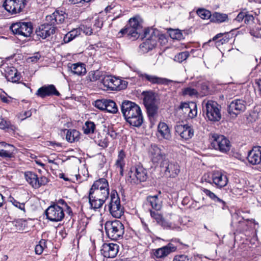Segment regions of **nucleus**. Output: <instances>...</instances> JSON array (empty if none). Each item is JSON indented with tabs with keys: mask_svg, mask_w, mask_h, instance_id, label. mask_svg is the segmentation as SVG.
Instances as JSON below:
<instances>
[{
	"mask_svg": "<svg viewBox=\"0 0 261 261\" xmlns=\"http://www.w3.org/2000/svg\"><path fill=\"white\" fill-rule=\"evenodd\" d=\"M110 195L107 180L100 178L94 182L89 191L88 199L90 207L96 210L100 208Z\"/></svg>",
	"mask_w": 261,
	"mask_h": 261,
	"instance_id": "f257e3e1",
	"label": "nucleus"
},
{
	"mask_svg": "<svg viewBox=\"0 0 261 261\" xmlns=\"http://www.w3.org/2000/svg\"><path fill=\"white\" fill-rule=\"evenodd\" d=\"M121 111L126 121L130 125L139 127L143 121L140 107L134 102L124 100L121 105Z\"/></svg>",
	"mask_w": 261,
	"mask_h": 261,
	"instance_id": "f03ea898",
	"label": "nucleus"
},
{
	"mask_svg": "<svg viewBox=\"0 0 261 261\" xmlns=\"http://www.w3.org/2000/svg\"><path fill=\"white\" fill-rule=\"evenodd\" d=\"M203 111L206 118L212 122L219 121L222 117L221 107L216 101L209 100L203 102Z\"/></svg>",
	"mask_w": 261,
	"mask_h": 261,
	"instance_id": "7ed1b4c3",
	"label": "nucleus"
},
{
	"mask_svg": "<svg viewBox=\"0 0 261 261\" xmlns=\"http://www.w3.org/2000/svg\"><path fill=\"white\" fill-rule=\"evenodd\" d=\"M105 228L108 238L113 240L121 238L124 233V227L119 220L108 221L106 222Z\"/></svg>",
	"mask_w": 261,
	"mask_h": 261,
	"instance_id": "20e7f679",
	"label": "nucleus"
},
{
	"mask_svg": "<svg viewBox=\"0 0 261 261\" xmlns=\"http://www.w3.org/2000/svg\"><path fill=\"white\" fill-rule=\"evenodd\" d=\"M159 32L153 29H146L144 32L145 40L140 45L142 53H146L154 48L158 40Z\"/></svg>",
	"mask_w": 261,
	"mask_h": 261,
	"instance_id": "39448f33",
	"label": "nucleus"
},
{
	"mask_svg": "<svg viewBox=\"0 0 261 261\" xmlns=\"http://www.w3.org/2000/svg\"><path fill=\"white\" fill-rule=\"evenodd\" d=\"M108 206L110 213L114 218H120L124 214L123 207L121 205L120 198L115 191L111 192V200Z\"/></svg>",
	"mask_w": 261,
	"mask_h": 261,
	"instance_id": "423d86ee",
	"label": "nucleus"
},
{
	"mask_svg": "<svg viewBox=\"0 0 261 261\" xmlns=\"http://www.w3.org/2000/svg\"><path fill=\"white\" fill-rule=\"evenodd\" d=\"M147 178V170L141 166L131 167L128 173L127 180L134 184L145 181Z\"/></svg>",
	"mask_w": 261,
	"mask_h": 261,
	"instance_id": "0eeeda50",
	"label": "nucleus"
},
{
	"mask_svg": "<svg viewBox=\"0 0 261 261\" xmlns=\"http://www.w3.org/2000/svg\"><path fill=\"white\" fill-rule=\"evenodd\" d=\"M211 146L215 150L222 153H226L230 149V142L229 140L223 135L213 134L211 138Z\"/></svg>",
	"mask_w": 261,
	"mask_h": 261,
	"instance_id": "6e6552de",
	"label": "nucleus"
},
{
	"mask_svg": "<svg viewBox=\"0 0 261 261\" xmlns=\"http://www.w3.org/2000/svg\"><path fill=\"white\" fill-rule=\"evenodd\" d=\"M161 171L167 177L175 178L180 172V167L178 163L169 161L168 160H164L160 165Z\"/></svg>",
	"mask_w": 261,
	"mask_h": 261,
	"instance_id": "1a4fd4ad",
	"label": "nucleus"
},
{
	"mask_svg": "<svg viewBox=\"0 0 261 261\" xmlns=\"http://www.w3.org/2000/svg\"><path fill=\"white\" fill-rule=\"evenodd\" d=\"M10 29L15 35L28 37L33 32V25L31 22H17L11 24Z\"/></svg>",
	"mask_w": 261,
	"mask_h": 261,
	"instance_id": "9d476101",
	"label": "nucleus"
},
{
	"mask_svg": "<svg viewBox=\"0 0 261 261\" xmlns=\"http://www.w3.org/2000/svg\"><path fill=\"white\" fill-rule=\"evenodd\" d=\"M45 215L47 219L52 222L61 221L65 217L63 208L58 204L49 206L45 211Z\"/></svg>",
	"mask_w": 261,
	"mask_h": 261,
	"instance_id": "9b49d317",
	"label": "nucleus"
},
{
	"mask_svg": "<svg viewBox=\"0 0 261 261\" xmlns=\"http://www.w3.org/2000/svg\"><path fill=\"white\" fill-rule=\"evenodd\" d=\"M25 0H5L3 7L8 12L14 14L20 12L25 7Z\"/></svg>",
	"mask_w": 261,
	"mask_h": 261,
	"instance_id": "f8f14e48",
	"label": "nucleus"
},
{
	"mask_svg": "<svg viewBox=\"0 0 261 261\" xmlns=\"http://www.w3.org/2000/svg\"><path fill=\"white\" fill-rule=\"evenodd\" d=\"M246 109V102L243 99H236L232 100L228 107V113L232 117H236L244 112Z\"/></svg>",
	"mask_w": 261,
	"mask_h": 261,
	"instance_id": "ddd939ff",
	"label": "nucleus"
},
{
	"mask_svg": "<svg viewBox=\"0 0 261 261\" xmlns=\"http://www.w3.org/2000/svg\"><path fill=\"white\" fill-rule=\"evenodd\" d=\"M149 155L153 163H159L166 160V153L162 148L156 144L151 145L149 149Z\"/></svg>",
	"mask_w": 261,
	"mask_h": 261,
	"instance_id": "4468645a",
	"label": "nucleus"
},
{
	"mask_svg": "<svg viewBox=\"0 0 261 261\" xmlns=\"http://www.w3.org/2000/svg\"><path fill=\"white\" fill-rule=\"evenodd\" d=\"M101 83L104 86L111 90H118L123 88L121 81L112 75H106L102 79Z\"/></svg>",
	"mask_w": 261,
	"mask_h": 261,
	"instance_id": "2eb2a0df",
	"label": "nucleus"
},
{
	"mask_svg": "<svg viewBox=\"0 0 261 261\" xmlns=\"http://www.w3.org/2000/svg\"><path fill=\"white\" fill-rule=\"evenodd\" d=\"M35 94L38 97L42 98L53 96H59L60 95V93L57 90L55 85L52 84L41 87L37 90Z\"/></svg>",
	"mask_w": 261,
	"mask_h": 261,
	"instance_id": "dca6fc26",
	"label": "nucleus"
},
{
	"mask_svg": "<svg viewBox=\"0 0 261 261\" xmlns=\"http://www.w3.org/2000/svg\"><path fill=\"white\" fill-rule=\"evenodd\" d=\"M67 15L63 11L56 10L50 15L46 17V21L54 26L57 24L62 23Z\"/></svg>",
	"mask_w": 261,
	"mask_h": 261,
	"instance_id": "f3484780",
	"label": "nucleus"
},
{
	"mask_svg": "<svg viewBox=\"0 0 261 261\" xmlns=\"http://www.w3.org/2000/svg\"><path fill=\"white\" fill-rule=\"evenodd\" d=\"M55 27L47 23L40 25L36 29V34L39 38L45 39L55 32Z\"/></svg>",
	"mask_w": 261,
	"mask_h": 261,
	"instance_id": "a211bd4d",
	"label": "nucleus"
},
{
	"mask_svg": "<svg viewBox=\"0 0 261 261\" xmlns=\"http://www.w3.org/2000/svg\"><path fill=\"white\" fill-rule=\"evenodd\" d=\"M175 132L180 137L184 140H188L191 138L194 135L193 128L188 124L176 125L175 127Z\"/></svg>",
	"mask_w": 261,
	"mask_h": 261,
	"instance_id": "6ab92c4d",
	"label": "nucleus"
},
{
	"mask_svg": "<svg viewBox=\"0 0 261 261\" xmlns=\"http://www.w3.org/2000/svg\"><path fill=\"white\" fill-rule=\"evenodd\" d=\"M119 251V246L114 243H105L102 246L101 253L106 257L113 258Z\"/></svg>",
	"mask_w": 261,
	"mask_h": 261,
	"instance_id": "aec40b11",
	"label": "nucleus"
},
{
	"mask_svg": "<svg viewBox=\"0 0 261 261\" xmlns=\"http://www.w3.org/2000/svg\"><path fill=\"white\" fill-rule=\"evenodd\" d=\"M68 71L72 74L83 76L86 73L87 70L85 64L81 62L76 63H69L67 64Z\"/></svg>",
	"mask_w": 261,
	"mask_h": 261,
	"instance_id": "412c9836",
	"label": "nucleus"
},
{
	"mask_svg": "<svg viewBox=\"0 0 261 261\" xmlns=\"http://www.w3.org/2000/svg\"><path fill=\"white\" fill-rule=\"evenodd\" d=\"M247 160L252 165H257L261 163V147H254L248 154Z\"/></svg>",
	"mask_w": 261,
	"mask_h": 261,
	"instance_id": "4be33fe9",
	"label": "nucleus"
},
{
	"mask_svg": "<svg viewBox=\"0 0 261 261\" xmlns=\"http://www.w3.org/2000/svg\"><path fill=\"white\" fill-rule=\"evenodd\" d=\"M212 179L213 183L219 188L225 187L227 185L228 182L227 176L222 172L218 171H214L213 172Z\"/></svg>",
	"mask_w": 261,
	"mask_h": 261,
	"instance_id": "5701e85b",
	"label": "nucleus"
},
{
	"mask_svg": "<svg viewBox=\"0 0 261 261\" xmlns=\"http://www.w3.org/2000/svg\"><path fill=\"white\" fill-rule=\"evenodd\" d=\"M179 108L189 118H193L197 115V106L195 103H181Z\"/></svg>",
	"mask_w": 261,
	"mask_h": 261,
	"instance_id": "b1692460",
	"label": "nucleus"
},
{
	"mask_svg": "<svg viewBox=\"0 0 261 261\" xmlns=\"http://www.w3.org/2000/svg\"><path fill=\"white\" fill-rule=\"evenodd\" d=\"M141 76L143 80H146L152 84L159 85H169L170 83H176L172 80L166 78H162L153 75L142 74Z\"/></svg>",
	"mask_w": 261,
	"mask_h": 261,
	"instance_id": "393cba45",
	"label": "nucleus"
},
{
	"mask_svg": "<svg viewBox=\"0 0 261 261\" xmlns=\"http://www.w3.org/2000/svg\"><path fill=\"white\" fill-rule=\"evenodd\" d=\"M15 147L5 142H0V157L3 158H11L13 156Z\"/></svg>",
	"mask_w": 261,
	"mask_h": 261,
	"instance_id": "a878e982",
	"label": "nucleus"
},
{
	"mask_svg": "<svg viewBox=\"0 0 261 261\" xmlns=\"http://www.w3.org/2000/svg\"><path fill=\"white\" fill-rule=\"evenodd\" d=\"M176 248L172 244H169L167 245L154 250L153 254L156 258H164L170 253L176 250Z\"/></svg>",
	"mask_w": 261,
	"mask_h": 261,
	"instance_id": "bb28decb",
	"label": "nucleus"
},
{
	"mask_svg": "<svg viewBox=\"0 0 261 261\" xmlns=\"http://www.w3.org/2000/svg\"><path fill=\"white\" fill-rule=\"evenodd\" d=\"M145 204L151 207L155 211H160L162 207V202L158 195L148 196L146 198Z\"/></svg>",
	"mask_w": 261,
	"mask_h": 261,
	"instance_id": "cd10ccee",
	"label": "nucleus"
},
{
	"mask_svg": "<svg viewBox=\"0 0 261 261\" xmlns=\"http://www.w3.org/2000/svg\"><path fill=\"white\" fill-rule=\"evenodd\" d=\"M6 77L8 81L17 83L20 80L21 75L14 67H8L6 70Z\"/></svg>",
	"mask_w": 261,
	"mask_h": 261,
	"instance_id": "c85d7f7f",
	"label": "nucleus"
},
{
	"mask_svg": "<svg viewBox=\"0 0 261 261\" xmlns=\"http://www.w3.org/2000/svg\"><path fill=\"white\" fill-rule=\"evenodd\" d=\"M158 133L164 139L170 140L171 138L170 129L168 125L165 122H160L158 126Z\"/></svg>",
	"mask_w": 261,
	"mask_h": 261,
	"instance_id": "c756f323",
	"label": "nucleus"
},
{
	"mask_svg": "<svg viewBox=\"0 0 261 261\" xmlns=\"http://www.w3.org/2000/svg\"><path fill=\"white\" fill-rule=\"evenodd\" d=\"M139 30L134 28L128 25L126 26L125 28L121 30L119 32V34H120L121 35L120 37L123 34H126L129 38H132L133 40L138 38L139 36Z\"/></svg>",
	"mask_w": 261,
	"mask_h": 261,
	"instance_id": "7c9ffc66",
	"label": "nucleus"
},
{
	"mask_svg": "<svg viewBox=\"0 0 261 261\" xmlns=\"http://www.w3.org/2000/svg\"><path fill=\"white\" fill-rule=\"evenodd\" d=\"M125 158V152L123 150H121L118 153L117 159L115 163V166L118 170L120 174L123 176V168L125 166L124 159Z\"/></svg>",
	"mask_w": 261,
	"mask_h": 261,
	"instance_id": "2f4dec72",
	"label": "nucleus"
},
{
	"mask_svg": "<svg viewBox=\"0 0 261 261\" xmlns=\"http://www.w3.org/2000/svg\"><path fill=\"white\" fill-rule=\"evenodd\" d=\"M24 177L27 182L34 188H39V184L38 182V176L34 172L31 171H27L24 173Z\"/></svg>",
	"mask_w": 261,
	"mask_h": 261,
	"instance_id": "473e14b6",
	"label": "nucleus"
},
{
	"mask_svg": "<svg viewBox=\"0 0 261 261\" xmlns=\"http://www.w3.org/2000/svg\"><path fill=\"white\" fill-rule=\"evenodd\" d=\"M109 134L107 133H103L102 135L98 133L97 137H95V141L98 144L99 146L103 148H106L109 145V139L108 136Z\"/></svg>",
	"mask_w": 261,
	"mask_h": 261,
	"instance_id": "72a5a7b5",
	"label": "nucleus"
},
{
	"mask_svg": "<svg viewBox=\"0 0 261 261\" xmlns=\"http://www.w3.org/2000/svg\"><path fill=\"white\" fill-rule=\"evenodd\" d=\"M64 133H66V140L70 143L77 141L80 136V133L75 129L63 130Z\"/></svg>",
	"mask_w": 261,
	"mask_h": 261,
	"instance_id": "f704fd0d",
	"label": "nucleus"
},
{
	"mask_svg": "<svg viewBox=\"0 0 261 261\" xmlns=\"http://www.w3.org/2000/svg\"><path fill=\"white\" fill-rule=\"evenodd\" d=\"M105 75L102 71L99 70L91 71L89 72L87 79L90 82H95L99 80H102V79Z\"/></svg>",
	"mask_w": 261,
	"mask_h": 261,
	"instance_id": "c9c22d12",
	"label": "nucleus"
},
{
	"mask_svg": "<svg viewBox=\"0 0 261 261\" xmlns=\"http://www.w3.org/2000/svg\"><path fill=\"white\" fill-rule=\"evenodd\" d=\"M80 34L81 31L79 29H74L64 36L63 40L65 43H68L80 35Z\"/></svg>",
	"mask_w": 261,
	"mask_h": 261,
	"instance_id": "e433bc0d",
	"label": "nucleus"
},
{
	"mask_svg": "<svg viewBox=\"0 0 261 261\" xmlns=\"http://www.w3.org/2000/svg\"><path fill=\"white\" fill-rule=\"evenodd\" d=\"M143 103L145 106H150L155 104L154 94L152 92H146L144 94Z\"/></svg>",
	"mask_w": 261,
	"mask_h": 261,
	"instance_id": "4c0bfd02",
	"label": "nucleus"
},
{
	"mask_svg": "<svg viewBox=\"0 0 261 261\" xmlns=\"http://www.w3.org/2000/svg\"><path fill=\"white\" fill-rule=\"evenodd\" d=\"M203 192L208 196L211 199L213 200L215 202H219L222 204V208H224V206L225 205V202L222 199L218 197L213 192H211L210 190L203 188L202 189Z\"/></svg>",
	"mask_w": 261,
	"mask_h": 261,
	"instance_id": "58836bf2",
	"label": "nucleus"
},
{
	"mask_svg": "<svg viewBox=\"0 0 261 261\" xmlns=\"http://www.w3.org/2000/svg\"><path fill=\"white\" fill-rule=\"evenodd\" d=\"M105 111L110 113L116 114L118 109L116 103L113 100L107 99Z\"/></svg>",
	"mask_w": 261,
	"mask_h": 261,
	"instance_id": "ea45409f",
	"label": "nucleus"
},
{
	"mask_svg": "<svg viewBox=\"0 0 261 261\" xmlns=\"http://www.w3.org/2000/svg\"><path fill=\"white\" fill-rule=\"evenodd\" d=\"M142 19L139 16H135L129 19L128 25L140 30L141 28Z\"/></svg>",
	"mask_w": 261,
	"mask_h": 261,
	"instance_id": "a19ab883",
	"label": "nucleus"
},
{
	"mask_svg": "<svg viewBox=\"0 0 261 261\" xmlns=\"http://www.w3.org/2000/svg\"><path fill=\"white\" fill-rule=\"evenodd\" d=\"M149 212L151 218L154 219L158 224L162 226L166 220L164 219L163 216L161 214L153 211L150 209L149 210Z\"/></svg>",
	"mask_w": 261,
	"mask_h": 261,
	"instance_id": "79ce46f5",
	"label": "nucleus"
},
{
	"mask_svg": "<svg viewBox=\"0 0 261 261\" xmlns=\"http://www.w3.org/2000/svg\"><path fill=\"white\" fill-rule=\"evenodd\" d=\"M212 20L214 21L221 23L226 21L228 16L225 14H222L218 12L214 13L212 16Z\"/></svg>",
	"mask_w": 261,
	"mask_h": 261,
	"instance_id": "37998d69",
	"label": "nucleus"
},
{
	"mask_svg": "<svg viewBox=\"0 0 261 261\" xmlns=\"http://www.w3.org/2000/svg\"><path fill=\"white\" fill-rule=\"evenodd\" d=\"M0 128L2 129H8V130L14 132L16 129V127L15 126L11 125L10 121H7L3 118H1L0 119Z\"/></svg>",
	"mask_w": 261,
	"mask_h": 261,
	"instance_id": "c03bdc74",
	"label": "nucleus"
},
{
	"mask_svg": "<svg viewBox=\"0 0 261 261\" xmlns=\"http://www.w3.org/2000/svg\"><path fill=\"white\" fill-rule=\"evenodd\" d=\"M197 15L203 19H208L211 18L212 15L211 12L204 8H199L197 10Z\"/></svg>",
	"mask_w": 261,
	"mask_h": 261,
	"instance_id": "a18cd8bd",
	"label": "nucleus"
},
{
	"mask_svg": "<svg viewBox=\"0 0 261 261\" xmlns=\"http://www.w3.org/2000/svg\"><path fill=\"white\" fill-rule=\"evenodd\" d=\"M9 201L16 207L19 208L23 213H25V203L24 202H20L14 199L13 197L9 198Z\"/></svg>",
	"mask_w": 261,
	"mask_h": 261,
	"instance_id": "49530a36",
	"label": "nucleus"
},
{
	"mask_svg": "<svg viewBox=\"0 0 261 261\" xmlns=\"http://www.w3.org/2000/svg\"><path fill=\"white\" fill-rule=\"evenodd\" d=\"M83 128L84 132L86 134L93 133L95 129V125L92 121H87Z\"/></svg>",
	"mask_w": 261,
	"mask_h": 261,
	"instance_id": "de8ad7c7",
	"label": "nucleus"
},
{
	"mask_svg": "<svg viewBox=\"0 0 261 261\" xmlns=\"http://www.w3.org/2000/svg\"><path fill=\"white\" fill-rule=\"evenodd\" d=\"M162 227L165 229L176 230L178 231L181 230L180 227L178 224L168 222L167 220H165Z\"/></svg>",
	"mask_w": 261,
	"mask_h": 261,
	"instance_id": "09e8293b",
	"label": "nucleus"
},
{
	"mask_svg": "<svg viewBox=\"0 0 261 261\" xmlns=\"http://www.w3.org/2000/svg\"><path fill=\"white\" fill-rule=\"evenodd\" d=\"M46 247V241L42 239L40 241L39 244L35 247V251L36 254H41L45 248Z\"/></svg>",
	"mask_w": 261,
	"mask_h": 261,
	"instance_id": "8fccbe9b",
	"label": "nucleus"
},
{
	"mask_svg": "<svg viewBox=\"0 0 261 261\" xmlns=\"http://www.w3.org/2000/svg\"><path fill=\"white\" fill-rule=\"evenodd\" d=\"M189 56V53L188 51H183L179 53L174 57V61L179 63L185 61Z\"/></svg>",
	"mask_w": 261,
	"mask_h": 261,
	"instance_id": "3c124183",
	"label": "nucleus"
},
{
	"mask_svg": "<svg viewBox=\"0 0 261 261\" xmlns=\"http://www.w3.org/2000/svg\"><path fill=\"white\" fill-rule=\"evenodd\" d=\"M182 94L185 96L189 95L191 97H197L198 94L197 91L194 88L187 87L183 89Z\"/></svg>",
	"mask_w": 261,
	"mask_h": 261,
	"instance_id": "603ef678",
	"label": "nucleus"
},
{
	"mask_svg": "<svg viewBox=\"0 0 261 261\" xmlns=\"http://www.w3.org/2000/svg\"><path fill=\"white\" fill-rule=\"evenodd\" d=\"M107 99H97L95 101V107L98 109L105 111Z\"/></svg>",
	"mask_w": 261,
	"mask_h": 261,
	"instance_id": "864d4df0",
	"label": "nucleus"
},
{
	"mask_svg": "<svg viewBox=\"0 0 261 261\" xmlns=\"http://www.w3.org/2000/svg\"><path fill=\"white\" fill-rule=\"evenodd\" d=\"M13 224L16 230H22L25 227V221L22 219L17 220L13 222Z\"/></svg>",
	"mask_w": 261,
	"mask_h": 261,
	"instance_id": "5fc2aeb1",
	"label": "nucleus"
},
{
	"mask_svg": "<svg viewBox=\"0 0 261 261\" xmlns=\"http://www.w3.org/2000/svg\"><path fill=\"white\" fill-rule=\"evenodd\" d=\"M170 36L173 39L179 40L182 37V34L179 30H172Z\"/></svg>",
	"mask_w": 261,
	"mask_h": 261,
	"instance_id": "6e6d98bb",
	"label": "nucleus"
},
{
	"mask_svg": "<svg viewBox=\"0 0 261 261\" xmlns=\"http://www.w3.org/2000/svg\"><path fill=\"white\" fill-rule=\"evenodd\" d=\"M41 58V55L39 53H35L33 56L29 57L27 59V62L29 63H36Z\"/></svg>",
	"mask_w": 261,
	"mask_h": 261,
	"instance_id": "4d7b16f0",
	"label": "nucleus"
},
{
	"mask_svg": "<svg viewBox=\"0 0 261 261\" xmlns=\"http://www.w3.org/2000/svg\"><path fill=\"white\" fill-rule=\"evenodd\" d=\"M147 112L150 116H153L156 112L157 107L155 104L152 105L150 106H145Z\"/></svg>",
	"mask_w": 261,
	"mask_h": 261,
	"instance_id": "13d9d810",
	"label": "nucleus"
},
{
	"mask_svg": "<svg viewBox=\"0 0 261 261\" xmlns=\"http://www.w3.org/2000/svg\"><path fill=\"white\" fill-rule=\"evenodd\" d=\"M254 17L248 12H246L244 22L246 24H250L253 22Z\"/></svg>",
	"mask_w": 261,
	"mask_h": 261,
	"instance_id": "bf43d9fd",
	"label": "nucleus"
},
{
	"mask_svg": "<svg viewBox=\"0 0 261 261\" xmlns=\"http://www.w3.org/2000/svg\"><path fill=\"white\" fill-rule=\"evenodd\" d=\"M102 20L101 19L97 18L94 20L93 29L95 28L97 29H100L102 27Z\"/></svg>",
	"mask_w": 261,
	"mask_h": 261,
	"instance_id": "052dcab7",
	"label": "nucleus"
},
{
	"mask_svg": "<svg viewBox=\"0 0 261 261\" xmlns=\"http://www.w3.org/2000/svg\"><path fill=\"white\" fill-rule=\"evenodd\" d=\"M173 261H189V259L186 255H179L174 257Z\"/></svg>",
	"mask_w": 261,
	"mask_h": 261,
	"instance_id": "680f3d73",
	"label": "nucleus"
},
{
	"mask_svg": "<svg viewBox=\"0 0 261 261\" xmlns=\"http://www.w3.org/2000/svg\"><path fill=\"white\" fill-rule=\"evenodd\" d=\"M48 182V179L45 176H41L40 178H38V182L39 184V188L41 186L47 184Z\"/></svg>",
	"mask_w": 261,
	"mask_h": 261,
	"instance_id": "e2e57ef3",
	"label": "nucleus"
},
{
	"mask_svg": "<svg viewBox=\"0 0 261 261\" xmlns=\"http://www.w3.org/2000/svg\"><path fill=\"white\" fill-rule=\"evenodd\" d=\"M0 98L3 102L7 103L10 102L12 100L10 97H7L6 94H1Z\"/></svg>",
	"mask_w": 261,
	"mask_h": 261,
	"instance_id": "0e129e2a",
	"label": "nucleus"
},
{
	"mask_svg": "<svg viewBox=\"0 0 261 261\" xmlns=\"http://www.w3.org/2000/svg\"><path fill=\"white\" fill-rule=\"evenodd\" d=\"M245 16L246 12H241L238 14V16L236 18V20L238 22H241L243 20H245Z\"/></svg>",
	"mask_w": 261,
	"mask_h": 261,
	"instance_id": "69168bd1",
	"label": "nucleus"
},
{
	"mask_svg": "<svg viewBox=\"0 0 261 261\" xmlns=\"http://www.w3.org/2000/svg\"><path fill=\"white\" fill-rule=\"evenodd\" d=\"M20 115H22V117H21L20 116V118L21 120H23L27 118L30 117L32 115V112L30 111H25L22 114H20Z\"/></svg>",
	"mask_w": 261,
	"mask_h": 261,
	"instance_id": "338daca9",
	"label": "nucleus"
},
{
	"mask_svg": "<svg viewBox=\"0 0 261 261\" xmlns=\"http://www.w3.org/2000/svg\"><path fill=\"white\" fill-rule=\"evenodd\" d=\"M255 83L257 86L258 91L261 94V79L255 80Z\"/></svg>",
	"mask_w": 261,
	"mask_h": 261,
	"instance_id": "774afa93",
	"label": "nucleus"
}]
</instances>
